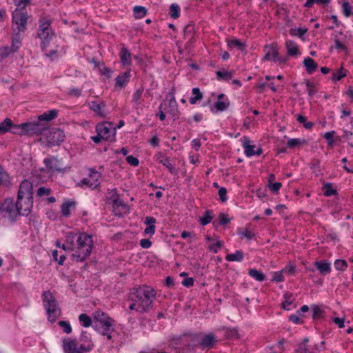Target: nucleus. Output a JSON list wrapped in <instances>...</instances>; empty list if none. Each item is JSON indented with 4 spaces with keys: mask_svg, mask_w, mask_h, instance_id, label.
<instances>
[{
    "mask_svg": "<svg viewBox=\"0 0 353 353\" xmlns=\"http://www.w3.org/2000/svg\"><path fill=\"white\" fill-rule=\"evenodd\" d=\"M0 214L3 217L15 221L17 217L20 216L17 201L12 198H6L0 205Z\"/></svg>",
    "mask_w": 353,
    "mask_h": 353,
    "instance_id": "obj_6",
    "label": "nucleus"
},
{
    "mask_svg": "<svg viewBox=\"0 0 353 353\" xmlns=\"http://www.w3.org/2000/svg\"><path fill=\"white\" fill-rule=\"evenodd\" d=\"M237 233L241 238H245L248 240H251L255 236V234L250 231L248 228H239Z\"/></svg>",
    "mask_w": 353,
    "mask_h": 353,
    "instance_id": "obj_37",
    "label": "nucleus"
},
{
    "mask_svg": "<svg viewBox=\"0 0 353 353\" xmlns=\"http://www.w3.org/2000/svg\"><path fill=\"white\" fill-rule=\"evenodd\" d=\"M217 343V339L216 336L214 333H209L207 334H205L199 342V345L203 349H210L213 347Z\"/></svg>",
    "mask_w": 353,
    "mask_h": 353,
    "instance_id": "obj_15",
    "label": "nucleus"
},
{
    "mask_svg": "<svg viewBox=\"0 0 353 353\" xmlns=\"http://www.w3.org/2000/svg\"><path fill=\"white\" fill-rule=\"evenodd\" d=\"M80 323L85 327H88L92 325V319L85 313H82L79 316Z\"/></svg>",
    "mask_w": 353,
    "mask_h": 353,
    "instance_id": "obj_40",
    "label": "nucleus"
},
{
    "mask_svg": "<svg viewBox=\"0 0 353 353\" xmlns=\"http://www.w3.org/2000/svg\"><path fill=\"white\" fill-rule=\"evenodd\" d=\"M21 46V37L20 32L18 31L14 32L12 36V50L17 52Z\"/></svg>",
    "mask_w": 353,
    "mask_h": 353,
    "instance_id": "obj_26",
    "label": "nucleus"
},
{
    "mask_svg": "<svg viewBox=\"0 0 353 353\" xmlns=\"http://www.w3.org/2000/svg\"><path fill=\"white\" fill-rule=\"evenodd\" d=\"M292 297V294L291 293L287 292L284 294L285 301L281 304V307L283 310H289L288 306L290 305L293 302V299H291Z\"/></svg>",
    "mask_w": 353,
    "mask_h": 353,
    "instance_id": "obj_49",
    "label": "nucleus"
},
{
    "mask_svg": "<svg viewBox=\"0 0 353 353\" xmlns=\"http://www.w3.org/2000/svg\"><path fill=\"white\" fill-rule=\"evenodd\" d=\"M303 64L308 74H312L318 67L317 63L310 57L305 58Z\"/></svg>",
    "mask_w": 353,
    "mask_h": 353,
    "instance_id": "obj_25",
    "label": "nucleus"
},
{
    "mask_svg": "<svg viewBox=\"0 0 353 353\" xmlns=\"http://www.w3.org/2000/svg\"><path fill=\"white\" fill-rule=\"evenodd\" d=\"M306 143V141L305 139H291L288 140L287 143L288 147L290 148H294L299 145H302Z\"/></svg>",
    "mask_w": 353,
    "mask_h": 353,
    "instance_id": "obj_50",
    "label": "nucleus"
},
{
    "mask_svg": "<svg viewBox=\"0 0 353 353\" xmlns=\"http://www.w3.org/2000/svg\"><path fill=\"white\" fill-rule=\"evenodd\" d=\"M75 201H67L63 203L61 205V214L63 216L68 217L70 215V208L74 207Z\"/></svg>",
    "mask_w": 353,
    "mask_h": 353,
    "instance_id": "obj_28",
    "label": "nucleus"
},
{
    "mask_svg": "<svg viewBox=\"0 0 353 353\" xmlns=\"http://www.w3.org/2000/svg\"><path fill=\"white\" fill-rule=\"evenodd\" d=\"M214 105L218 111H223L228 108L229 103L218 101L214 103Z\"/></svg>",
    "mask_w": 353,
    "mask_h": 353,
    "instance_id": "obj_61",
    "label": "nucleus"
},
{
    "mask_svg": "<svg viewBox=\"0 0 353 353\" xmlns=\"http://www.w3.org/2000/svg\"><path fill=\"white\" fill-rule=\"evenodd\" d=\"M265 54L263 59L266 61L272 59L275 63H285L287 61V59L279 57L277 48L274 46H265Z\"/></svg>",
    "mask_w": 353,
    "mask_h": 353,
    "instance_id": "obj_13",
    "label": "nucleus"
},
{
    "mask_svg": "<svg viewBox=\"0 0 353 353\" xmlns=\"http://www.w3.org/2000/svg\"><path fill=\"white\" fill-rule=\"evenodd\" d=\"M119 57L123 65H130L131 63V54L125 48H122Z\"/></svg>",
    "mask_w": 353,
    "mask_h": 353,
    "instance_id": "obj_24",
    "label": "nucleus"
},
{
    "mask_svg": "<svg viewBox=\"0 0 353 353\" xmlns=\"http://www.w3.org/2000/svg\"><path fill=\"white\" fill-rule=\"evenodd\" d=\"M17 203L20 216H28L33 207V199H22L21 201L17 199Z\"/></svg>",
    "mask_w": 353,
    "mask_h": 353,
    "instance_id": "obj_14",
    "label": "nucleus"
},
{
    "mask_svg": "<svg viewBox=\"0 0 353 353\" xmlns=\"http://www.w3.org/2000/svg\"><path fill=\"white\" fill-rule=\"evenodd\" d=\"M37 36L41 40V47L43 51H46V47L54 36L51 28V21L46 17H42L39 20Z\"/></svg>",
    "mask_w": 353,
    "mask_h": 353,
    "instance_id": "obj_3",
    "label": "nucleus"
},
{
    "mask_svg": "<svg viewBox=\"0 0 353 353\" xmlns=\"http://www.w3.org/2000/svg\"><path fill=\"white\" fill-rule=\"evenodd\" d=\"M353 133L348 130L343 131V137L348 142L350 147L353 148V138H352Z\"/></svg>",
    "mask_w": 353,
    "mask_h": 353,
    "instance_id": "obj_60",
    "label": "nucleus"
},
{
    "mask_svg": "<svg viewBox=\"0 0 353 353\" xmlns=\"http://www.w3.org/2000/svg\"><path fill=\"white\" fill-rule=\"evenodd\" d=\"M101 174L99 172L92 171L88 177L83 178L79 185L81 186H86L92 189L96 188L99 185V178Z\"/></svg>",
    "mask_w": 353,
    "mask_h": 353,
    "instance_id": "obj_12",
    "label": "nucleus"
},
{
    "mask_svg": "<svg viewBox=\"0 0 353 353\" xmlns=\"http://www.w3.org/2000/svg\"><path fill=\"white\" fill-rule=\"evenodd\" d=\"M181 8L176 3H172L170 6V15L173 19H177L180 16Z\"/></svg>",
    "mask_w": 353,
    "mask_h": 353,
    "instance_id": "obj_42",
    "label": "nucleus"
},
{
    "mask_svg": "<svg viewBox=\"0 0 353 353\" xmlns=\"http://www.w3.org/2000/svg\"><path fill=\"white\" fill-rule=\"evenodd\" d=\"M342 7H343V11L344 15L346 17H350V14L352 13L351 12L352 6L350 5V3L347 1H344L342 5Z\"/></svg>",
    "mask_w": 353,
    "mask_h": 353,
    "instance_id": "obj_58",
    "label": "nucleus"
},
{
    "mask_svg": "<svg viewBox=\"0 0 353 353\" xmlns=\"http://www.w3.org/2000/svg\"><path fill=\"white\" fill-rule=\"evenodd\" d=\"M17 199L21 201L22 199H33V185L28 181H21L17 194Z\"/></svg>",
    "mask_w": 353,
    "mask_h": 353,
    "instance_id": "obj_11",
    "label": "nucleus"
},
{
    "mask_svg": "<svg viewBox=\"0 0 353 353\" xmlns=\"http://www.w3.org/2000/svg\"><path fill=\"white\" fill-rule=\"evenodd\" d=\"M248 274L258 281H263L265 279V274L256 269L250 270Z\"/></svg>",
    "mask_w": 353,
    "mask_h": 353,
    "instance_id": "obj_38",
    "label": "nucleus"
},
{
    "mask_svg": "<svg viewBox=\"0 0 353 353\" xmlns=\"http://www.w3.org/2000/svg\"><path fill=\"white\" fill-rule=\"evenodd\" d=\"M307 32V28H291L290 30V34L292 37L297 36L302 39L303 35Z\"/></svg>",
    "mask_w": 353,
    "mask_h": 353,
    "instance_id": "obj_45",
    "label": "nucleus"
},
{
    "mask_svg": "<svg viewBox=\"0 0 353 353\" xmlns=\"http://www.w3.org/2000/svg\"><path fill=\"white\" fill-rule=\"evenodd\" d=\"M323 310L318 306L315 305L312 307V316L314 319H319L322 316Z\"/></svg>",
    "mask_w": 353,
    "mask_h": 353,
    "instance_id": "obj_62",
    "label": "nucleus"
},
{
    "mask_svg": "<svg viewBox=\"0 0 353 353\" xmlns=\"http://www.w3.org/2000/svg\"><path fill=\"white\" fill-rule=\"evenodd\" d=\"M163 165L167 167L169 170V171L174 174L176 172L175 168L171 164L170 160L168 158H165L160 161Z\"/></svg>",
    "mask_w": 353,
    "mask_h": 353,
    "instance_id": "obj_57",
    "label": "nucleus"
},
{
    "mask_svg": "<svg viewBox=\"0 0 353 353\" xmlns=\"http://www.w3.org/2000/svg\"><path fill=\"white\" fill-rule=\"evenodd\" d=\"M305 85L307 88V90L309 96L312 97L317 92L314 84L313 83H311L310 80H305Z\"/></svg>",
    "mask_w": 353,
    "mask_h": 353,
    "instance_id": "obj_54",
    "label": "nucleus"
},
{
    "mask_svg": "<svg viewBox=\"0 0 353 353\" xmlns=\"http://www.w3.org/2000/svg\"><path fill=\"white\" fill-rule=\"evenodd\" d=\"M12 121L10 119L6 118L0 123V134H5L10 132L12 128Z\"/></svg>",
    "mask_w": 353,
    "mask_h": 353,
    "instance_id": "obj_33",
    "label": "nucleus"
},
{
    "mask_svg": "<svg viewBox=\"0 0 353 353\" xmlns=\"http://www.w3.org/2000/svg\"><path fill=\"white\" fill-rule=\"evenodd\" d=\"M15 52L14 50H12L11 47L8 46H4L0 47V58L5 59L8 57L11 53Z\"/></svg>",
    "mask_w": 353,
    "mask_h": 353,
    "instance_id": "obj_46",
    "label": "nucleus"
},
{
    "mask_svg": "<svg viewBox=\"0 0 353 353\" xmlns=\"http://www.w3.org/2000/svg\"><path fill=\"white\" fill-rule=\"evenodd\" d=\"M130 69H128L116 78L115 87L123 88L130 81Z\"/></svg>",
    "mask_w": 353,
    "mask_h": 353,
    "instance_id": "obj_19",
    "label": "nucleus"
},
{
    "mask_svg": "<svg viewBox=\"0 0 353 353\" xmlns=\"http://www.w3.org/2000/svg\"><path fill=\"white\" fill-rule=\"evenodd\" d=\"M212 211L205 210L203 216L200 217L199 221L202 225H206L212 221Z\"/></svg>",
    "mask_w": 353,
    "mask_h": 353,
    "instance_id": "obj_41",
    "label": "nucleus"
},
{
    "mask_svg": "<svg viewBox=\"0 0 353 353\" xmlns=\"http://www.w3.org/2000/svg\"><path fill=\"white\" fill-rule=\"evenodd\" d=\"M148 12V10L141 6H134V18L135 19H142L143 18Z\"/></svg>",
    "mask_w": 353,
    "mask_h": 353,
    "instance_id": "obj_32",
    "label": "nucleus"
},
{
    "mask_svg": "<svg viewBox=\"0 0 353 353\" xmlns=\"http://www.w3.org/2000/svg\"><path fill=\"white\" fill-rule=\"evenodd\" d=\"M43 163L46 165V168L51 170H59V168H58V159L54 157H52L50 158H46L43 160Z\"/></svg>",
    "mask_w": 353,
    "mask_h": 353,
    "instance_id": "obj_27",
    "label": "nucleus"
},
{
    "mask_svg": "<svg viewBox=\"0 0 353 353\" xmlns=\"http://www.w3.org/2000/svg\"><path fill=\"white\" fill-rule=\"evenodd\" d=\"M168 112L172 116L174 120L179 118V112L177 108L176 101L173 94H171L170 99H169Z\"/></svg>",
    "mask_w": 353,
    "mask_h": 353,
    "instance_id": "obj_21",
    "label": "nucleus"
},
{
    "mask_svg": "<svg viewBox=\"0 0 353 353\" xmlns=\"http://www.w3.org/2000/svg\"><path fill=\"white\" fill-rule=\"evenodd\" d=\"M218 219L219 220V224L223 225L228 223L230 221V219L228 217V215L224 213H220Z\"/></svg>",
    "mask_w": 353,
    "mask_h": 353,
    "instance_id": "obj_63",
    "label": "nucleus"
},
{
    "mask_svg": "<svg viewBox=\"0 0 353 353\" xmlns=\"http://www.w3.org/2000/svg\"><path fill=\"white\" fill-rule=\"evenodd\" d=\"M43 305L47 310L48 319L50 322H54L61 314V310L53 296L49 291L42 293Z\"/></svg>",
    "mask_w": 353,
    "mask_h": 353,
    "instance_id": "obj_4",
    "label": "nucleus"
},
{
    "mask_svg": "<svg viewBox=\"0 0 353 353\" xmlns=\"http://www.w3.org/2000/svg\"><path fill=\"white\" fill-rule=\"evenodd\" d=\"M93 319L95 321V324L101 326L114 322L112 318L101 310L95 311L93 313Z\"/></svg>",
    "mask_w": 353,
    "mask_h": 353,
    "instance_id": "obj_16",
    "label": "nucleus"
},
{
    "mask_svg": "<svg viewBox=\"0 0 353 353\" xmlns=\"http://www.w3.org/2000/svg\"><path fill=\"white\" fill-rule=\"evenodd\" d=\"M65 133L58 128H52L48 130L46 134V140L50 145H59L64 141Z\"/></svg>",
    "mask_w": 353,
    "mask_h": 353,
    "instance_id": "obj_8",
    "label": "nucleus"
},
{
    "mask_svg": "<svg viewBox=\"0 0 353 353\" xmlns=\"http://www.w3.org/2000/svg\"><path fill=\"white\" fill-rule=\"evenodd\" d=\"M134 294V310L139 312H149L155 297L154 290L148 286L139 287Z\"/></svg>",
    "mask_w": 353,
    "mask_h": 353,
    "instance_id": "obj_1",
    "label": "nucleus"
},
{
    "mask_svg": "<svg viewBox=\"0 0 353 353\" xmlns=\"http://www.w3.org/2000/svg\"><path fill=\"white\" fill-rule=\"evenodd\" d=\"M77 248L71 255V259L74 262H82L88 257L92 250V236L85 234L81 233L77 239Z\"/></svg>",
    "mask_w": 353,
    "mask_h": 353,
    "instance_id": "obj_2",
    "label": "nucleus"
},
{
    "mask_svg": "<svg viewBox=\"0 0 353 353\" xmlns=\"http://www.w3.org/2000/svg\"><path fill=\"white\" fill-rule=\"evenodd\" d=\"M323 190H325L323 194L325 196H331L337 194V191L332 188V184L330 183H325Z\"/></svg>",
    "mask_w": 353,
    "mask_h": 353,
    "instance_id": "obj_43",
    "label": "nucleus"
},
{
    "mask_svg": "<svg viewBox=\"0 0 353 353\" xmlns=\"http://www.w3.org/2000/svg\"><path fill=\"white\" fill-rule=\"evenodd\" d=\"M335 134L334 131L327 132L324 134V138L327 140L328 145L332 146L334 144L333 136Z\"/></svg>",
    "mask_w": 353,
    "mask_h": 353,
    "instance_id": "obj_64",
    "label": "nucleus"
},
{
    "mask_svg": "<svg viewBox=\"0 0 353 353\" xmlns=\"http://www.w3.org/2000/svg\"><path fill=\"white\" fill-rule=\"evenodd\" d=\"M10 184V181L9 174L4 168L0 170V186L8 187Z\"/></svg>",
    "mask_w": 353,
    "mask_h": 353,
    "instance_id": "obj_35",
    "label": "nucleus"
},
{
    "mask_svg": "<svg viewBox=\"0 0 353 353\" xmlns=\"http://www.w3.org/2000/svg\"><path fill=\"white\" fill-rule=\"evenodd\" d=\"M157 222V220L153 216H146L145 218L144 223L148 225V226L144 230V234H150V236H152L155 232V223Z\"/></svg>",
    "mask_w": 353,
    "mask_h": 353,
    "instance_id": "obj_20",
    "label": "nucleus"
},
{
    "mask_svg": "<svg viewBox=\"0 0 353 353\" xmlns=\"http://www.w3.org/2000/svg\"><path fill=\"white\" fill-rule=\"evenodd\" d=\"M229 48H235L243 52L245 49V44L238 39L230 40L228 43Z\"/></svg>",
    "mask_w": 353,
    "mask_h": 353,
    "instance_id": "obj_34",
    "label": "nucleus"
},
{
    "mask_svg": "<svg viewBox=\"0 0 353 353\" xmlns=\"http://www.w3.org/2000/svg\"><path fill=\"white\" fill-rule=\"evenodd\" d=\"M314 265L321 274L325 275L331 272L330 263L326 260L316 261Z\"/></svg>",
    "mask_w": 353,
    "mask_h": 353,
    "instance_id": "obj_22",
    "label": "nucleus"
},
{
    "mask_svg": "<svg viewBox=\"0 0 353 353\" xmlns=\"http://www.w3.org/2000/svg\"><path fill=\"white\" fill-rule=\"evenodd\" d=\"M27 15L17 9L12 14L13 31L24 32L26 29Z\"/></svg>",
    "mask_w": 353,
    "mask_h": 353,
    "instance_id": "obj_9",
    "label": "nucleus"
},
{
    "mask_svg": "<svg viewBox=\"0 0 353 353\" xmlns=\"http://www.w3.org/2000/svg\"><path fill=\"white\" fill-rule=\"evenodd\" d=\"M96 131L102 139L110 142L115 140L116 125L112 122L103 121L96 125Z\"/></svg>",
    "mask_w": 353,
    "mask_h": 353,
    "instance_id": "obj_7",
    "label": "nucleus"
},
{
    "mask_svg": "<svg viewBox=\"0 0 353 353\" xmlns=\"http://www.w3.org/2000/svg\"><path fill=\"white\" fill-rule=\"evenodd\" d=\"M93 344L88 343L79 345L75 339L65 338L62 340V347L64 353H85L90 352L93 348Z\"/></svg>",
    "mask_w": 353,
    "mask_h": 353,
    "instance_id": "obj_5",
    "label": "nucleus"
},
{
    "mask_svg": "<svg viewBox=\"0 0 353 353\" xmlns=\"http://www.w3.org/2000/svg\"><path fill=\"white\" fill-rule=\"evenodd\" d=\"M22 127L25 129L26 134L31 135H40L47 128L46 123H40L38 119L33 122L23 123Z\"/></svg>",
    "mask_w": 353,
    "mask_h": 353,
    "instance_id": "obj_10",
    "label": "nucleus"
},
{
    "mask_svg": "<svg viewBox=\"0 0 353 353\" xmlns=\"http://www.w3.org/2000/svg\"><path fill=\"white\" fill-rule=\"evenodd\" d=\"M346 71H343V68L341 66L337 73L333 72L332 74L331 79L333 81H340L342 78L346 77Z\"/></svg>",
    "mask_w": 353,
    "mask_h": 353,
    "instance_id": "obj_48",
    "label": "nucleus"
},
{
    "mask_svg": "<svg viewBox=\"0 0 353 353\" xmlns=\"http://www.w3.org/2000/svg\"><path fill=\"white\" fill-rule=\"evenodd\" d=\"M183 32L185 37L190 36V41L192 40L194 33V25L192 23H189L185 26L183 29ZM190 46V42L186 43L185 47L188 48Z\"/></svg>",
    "mask_w": 353,
    "mask_h": 353,
    "instance_id": "obj_30",
    "label": "nucleus"
},
{
    "mask_svg": "<svg viewBox=\"0 0 353 353\" xmlns=\"http://www.w3.org/2000/svg\"><path fill=\"white\" fill-rule=\"evenodd\" d=\"M119 197L116 189L112 190L107 193L106 195V201L107 203L111 204L113 199H116Z\"/></svg>",
    "mask_w": 353,
    "mask_h": 353,
    "instance_id": "obj_59",
    "label": "nucleus"
},
{
    "mask_svg": "<svg viewBox=\"0 0 353 353\" xmlns=\"http://www.w3.org/2000/svg\"><path fill=\"white\" fill-rule=\"evenodd\" d=\"M216 74L219 80L228 81L232 77V73L227 70L217 71Z\"/></svg>",
    "mask_w": 353,
    "mask_h": 353,
    "instance_id": "obj_47",
    "label": "nucleus"
},
{
    "mask_svg": "<svg viewBox=\"0 0 353 353\" xmlns=\"http://www.w3.org/2000/svg\"><path fill=\"white\" fill-rule=\"evenodd\" d=\"M58 115V111L57 110H50L48 112H44L38 117V120L40 123L43 121H50L55 119Z\"/></svg>",
    "mask_w": 353,
    "mask_h": 353,
    "instance_id": "obj_23",
    "label": "nucleus"
},
{
    "mask_svg": "<svg viewBox=\"0 0 353 353\" xmlns=\"http://www.w3.org/2000/svg\"><path fill=\"white\" fill-rule=\"evenodd\" d=\"M23 123L21 124H14L12 123L10 132L14 134L23 135L26 134L25 129L22 127Z\"/></svg>",
    "mask_w": 353,
    "mask_h": 353,
    "instance_id": "obj_44",
    "label": "nucleus"
},
{
    "mask_svg": "<svg viewBox=\"0 0 353 353\" xmlns=\"http://www.w3.org/2000/svg\"><path fill=\"white\" fill-rule=\"evenodd\" d=\"M105 106V102L102 101L101 103H99L96 101H91L89 103V107L90 108L95 112H97L101 116H104V114H103L101 111V109L102 108H104Z\"/></svg>",
    "mask_w": 353,
    "mask_h": 353,
    "instance_id": "obj_36",
    "label": "nucleus"
},
{
    "mask_svg": "<svg viewBox=\"0 0 353 353\" xmlns=\"http://www.w3.org/2000/svg\"><path fill=\"white\" fill-rule=\"evenodd\" d=\"M58 325L63 328V332L66 334H70L72 332V327L68 321H60L58 322Z\"/></svg>",
    "mask_w": 353,
    "mask_h": 353,
    "instance_id": "obj_53",
    "label": "nucleus"
},
{
    "mask_svg": "<svg viewBox=\"0 0 353 353\" xmlns=\"http://www.w3.org/2000/svg\"><path fill=\"white\" fill-rule=\"evenodd\" d=\"M297 121L303 124V126L306 129H311L314 126V123L311 121H307L306 117L302 115H299L297 117Z\"/></svg>",
    "mask_w": 353,
    "mask_h": 353,
    "instance_id": "obj_51",
    "label": "nucleus"
},
{
    "mask_svg": "<svg viewBox=\"0 0 353 353\" xmlns=\"http://www.w3.org/2000/svg\"><path fill=\"white\" fill-rule=\"evenodd\" d=\"M74 241H75V235L72 233H70L66 236L65 243L68 244V246L70 248V250H73L74 248Z\"/></svg>",
    "mask_w": 353,
    "mask_h": 353,
    "instance_id": "obj_56",
    "label": "nucleus"
},
{
    "mask_svg": "<svg viewBox=\"0 0 353 353\" xmlns=\"http://www.w3.org/2000/svg\"><path fill=\"white\" fill-rule=\"evenodd\" d=\"M285 46L287 48V52L289 56H294L298 54L299 48L294 41L292 40H288L285 42Z\"/></svg>",
    "mask_w": 353,
    "mask_h": 353,
    "instance_id": "obj_29",
    "label": "nucleus"
},
{
    "mask_svg": "<svg viewBox=\"0 0 353 353\" xmlns=\"http://www.w3.org/2000/svg\"><path fill=\"white\" fill-rule=\"evenodd\" d=\"M52 190L50 188L46 187H40L37 191V196L42 197L43 196H48L51 194Z\"/></svg>",
    "mask_w": 353,
    "mask_h": 353,
    "instance_id": "obj_55",
    "label": "nucleus"
},
{
    "mask_svg": "<svg viewBox=\"0 0 353 353\" xmlns=\"http://www.w3.org/2000/svg\"><path fill=\"white\" fill-rule=\"evenodd\" d=\"M250 141L248 137H243V148L245 149V154L247 157H250L253 155H258L262 154V149L261 148H259L256 150H254L255 145H252L250 144Z\"/></svg>",
    "mask_w": 353,
    "mask_h": 353,
    "instance_id": "obj_17",
    "label": "nucleus"
},
{
    "mask_svg": "<svg viewBox=\"0 0 353 353\" xmlns=\"http://www.w3.org/2000/svg\"><path fill=\"white\" fill-rule=\"evenodd\" d=\"M111 204L112 205V208H114V212L116 215L120 214V212H116L117 209L121 208L123 210H125L127 208L126 205L119 197L113 199V201Z\"/></svg>",
    "mask_w": 353,
    "mask_h": 353,
    "instance_id": "obj_39",
    "label": "nucleus"
},
{
    "mask_svg": "<svg viewBox=\"0 0 353 353\" xmlns=\"http://www.w3.org/2000/svg\"><path fill=\"white\" fill-rule=\"evenodd\" d=\"M93 327L97 331H99L102 335L106 336L108 339H112V332L114 331L113 323H108L102 326L95 324Z\"/></svg>",
    "mask_w": 353,
    "mask_h": 353,
    "instance_id": "obj_18",
    "label": "nucleus"
},
{
    "mask_svg": "<svg viewBox=\"0 0 353 353\" xmlns=\"http://www.w3.org/2000/svg\"><path fill=\"white\" fill-rule=\"evenodd\" d=\"M334 265L337 270L344 271L347 268L346 261L342 259H337L335 261Z\"/></svg>",
    "mask_w": 353,
    "mask_h": 353,
    "instance_id": "obj_52",
    "label": "nucleus"
},
{
    "mask_svg": "<svg viewBox=\"0 0 353 353\" xmlns=\"http://www.w3.org/2000/svg\"><path fill=\"white\" fill-rule=\"evenodd\" d=\"M243 259V253L241 250H236L234 253L228 254L225 256L228 261H241Z\"/></svg>",
    "mask_w": 353,
    "mask_h": 353,
    "instance_id": "obj_31",
    "label": "nucleus"
}]
</instances>
